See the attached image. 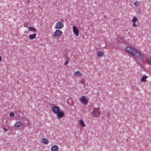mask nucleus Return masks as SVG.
Segmentation results:
<instances>
[{
    "mask_svg": "<svg viewBox=\"0 0 151 151\" xmlns=\"http://www.w3.org/2000/svg\"><path fill=\"white\" fill-rule=\"evenodd\" d=\"M52 110L55 114H57V118L58 119L62 118L64 116V113L63 111H60V108L58 106H54Z\"/></svg>",
    "mask_w": 151,
    "mask_h": 151,
    "instance_id": "nucleus-1",
    "label": "nucleus"
},
{
    "mask_svg": "<svg viewBox=\"0 0 151 151\" xmlns=\"http://www.w3.org/2000/svg\"><path fill=\"white\" fill-rule=\"evenodd\" d=\"M125 50L133 56H135L137 52V50L134 48L130 46H127L125 48Z\"/></svg>",
    "mask_w": 151,
    "mask_h": 151,
    "instance_id": "nucleus-2",
    "label": "nucleus"
},
{
    "mask_svg": "<svg viewBox=\"0 0 151 151\" xmlns=\"http://www.w3.org/2000/svg\"><path fill=\"white\" fill-rule=\"evenodd\" d=\"M92 114L93 115L96 117H99L101 114L100 109L99 108H94L93 109Z\"/></svg>",
    "mask_w": 151,
    "mask_h": 151,
    "instance_id": "nucleus-3",
    "label": "nucleus"
},
{
    "mask_svg": "<svg viewBox=\"0 0 151 151\" xmlns=\"http://www.w3.org/2000/svg\"><path fill=\"white\" fill-rule=\"evenodd\" d=\"M80 101L84 105H87L88 103V99L85 96H81L79 99Z\"/></svg>",
    "mask_w": 151,
    "mask_h": 151,
    "instance_id": "nucleus-4",
    "label": "nucleus"
},
{
    "mask_svg": "<svg viewBox=\"0 0 151 151\" xmlns=\"http://www.w3.org/2000/svg\"><path fill=\"white\" fill-rule=\"evenodd\" d=\"M64 27L63 23L60 22H58L56 24L55 28L56 29H61Z\"/></svg>",
    "mask_w": 151,
    "mask_h": 151,
    "instance_id": "nucleus-5",
    "label": "nucleus"
},
{
    "mask_svg": "<svg viewBox=\"0 0 151 151\" xmlns=\"http://www.w3.org/2000/svg\"><path fill=\"white\" fill-rule=\"evenodd\" d=\"M135 55V56H134V57L136 58L137 57H138L139 59L141 61L143 59L144 57L143 55L137 50V53Z\"/></svg>",
    "mask_w": 151,
    "mask_h": 151,
    "instance_id": "nucleus-6",
    "label": "nucleus"
},
{
    "mask_svg": "<svg viewBox=\"0 0 151 151\" xmlns=\"http://www.w3.org/2000/svg\"><path fill=\"white\" fill-rule=\"evenodd\" d=\"M73 31L74 34L76 36H78L79 33V30L77 27L75 25L73 26Z\"/></svg>",
    "mask_w": 151,
    "mask_h": 151,
    "instance_id": "nucleus-7",
    "label": "nucleus"
},
{
    "mask_svg": "<svg viewBox=\"0 0 151 151\" xmlns=\"http://www.w3.org/2000/svg\"><path fill=\"white\" fill-rule=\"evenodd\" d=\"M62 34V32L60 30L57 29L54 32V35L55 37H57L60 36Z\"/></svg>",
    "mask_w": 151,
    "mask_h": 151,
    "instance_id": "nucleus-8",
    "label": "nucleus"
},
{
    "mask_svg": "<svg viewBox=\"0 0 151 151\" xmlns=\"http://www.w3.org/2000/svg\"><path fill=\"white\" fill-rule=\"evenodd\" d=\"M22 125V122L20 121H18L16 122L14 127L16 128H19Z\"/></svg>",
    "mask_w": 151,
    "mask_h": 151,
    "instance_id": "nucleus-9",
    "label": "nucleus"
},
{
    "mask_svg": "<svg viewBox=\"0 0 151 151\" xmlns=\"http://www.w3.org/2000/svg\"><path fill=\"white\" fill-rule=\"evenodd\" d=\"M59 148L56 145H53L51 147V151H58Z\"/></svg>",
    "mask_w": 151,
    "mask_h": 151,
    "instance_id": "nucleus-10",
    "label": "nucleus"
},
{
    "mask_svg": "<svg viewBox=\"0 0 151 151\" xmlns=\"http://www.w3.org/2000/svg\"><path fill=\"white\" fill-rule=\"evenodd\" d=\"M79 123L81 126L82 127H85L86 125L85 124L84 121L82 119H80L79 120Z\"/></svg>",
    "mask_w": 151,
    "mask_h": 151,
    "instance_id": "nucleus-11",
    "label": "nucleus"
},
{
    "mask_svg": "<svg viewBox=\"0 0 151 151\" xmlns=\"http://www.w3.org/2000/svg\"><path fill=\"white\" fill-rule=\"evenodd\" d=\"M42 141V142L45 145H47L49 143V141L48 139L46 138H43Z\"/></svg>",
    "mask_w": 151,
    "mask_h": 151,
    "instance_id": "nucleus-12",
    "label": "nucleus"
},
{
    "mask_svg": "<svg viewBox=\"0 0 151 151\" xmlns=\"http://www.w3.org/2000/svg\"><path fill=\"white\" fill-rule=\"evenodd\" d=\"M36 34H33L29 35V38L31 40L35 38L36 37Z\"/></svg>",
    "mask_w": 151,
    "mask_h": 151,
    "instance_id": "nucleus-13",
    "label": "nucleus"
},
{
    "mask_svg": "<svg viewBox=\"0 0 151 151\" xmlns=\"http://www.w3.org/2000/svg\"><path fill=\"white\" fill-rule=\"evenodd\" d=\"M97 55L99 57H102L104 56V53L102 52L99 51L97 52Z\"/></svg>",
    "mask_w": 151,
    "mask_h": 151,
    "instance_id": "nucleus-14",
    "label": "nucleus"
},
{
    "mask_svg": "<svg viewBox=\"0 0 151 151\" xmlns=\"http://www.w3.org/2000/svg\"><path fill=\"white\" fill-rule=\"evenodd\" d=\"M28 29L30 31H32L33 32H35L36 31V29L32 27H29Z\"/></svg>",
    "mask_w": 151,
    "mask_h": 151,
    "instance_id": "nucleus-15",
    "label": "nucleus"
},
{
    "mask_svg": "<svg viewBox=\"0 0 151 151\" xmlns=\"http://www.w3.org/2000/svg\"><path fill=\"white\" fill-rule=\"evenodd\" d=\"M147 78V76H143V77L141 79V81L143 82H145L146 81V79Z\"/></svg>",
    "mask_w": 151,
    "mask_h": 151,
    "instance_id": "nucleus-16",
    "label": "nucleus"
},
{
    "mask_svg": "<svg viewBox=\"0 0 151 151\" xmlns=\"http://www.w3.org/2000/svg\"><path fill=\"white\" fill-rule=\"evenodd\" d=\"M138 20V19L137 17H133L132 21V22H136Z\"/></svg>",
    "mask_w": 151,
    "mask_h": 151,
    "instance_id": "nucleus-17",
    "label": "nucleus"
},
{
    "mask_svg": "<svg viewBox=\"0 0 151 151\" xmlns=\"http://www.w3.org/2000/svg\"><path fill=\"white\" fill-rule=\"evenodd\" d=\"M75 74L76 76H81V74L78 71H77L75 73Z\"/></svg>",
    "mask_w": 151,
    "mask_h": 151,
    "instance_id": "nucleus-18",
    "label": "nucleus"
},
{
    "mask_svg": "<svg viewBox=\"0 0 151 151\" xmlns=\"http://www.w3.org/2000/svg\"><path fill=\"white\" fill-rule=\"evenodd\" d=\"M147 63L150 65H151V60L150 59H147Z\"/></svg>",
    "mask_w": 151,
    "mask_h": 151,
    "instance_id": "nucleus-19",
    "label": "nucleus"
},
{
    "mask_svg": "<svg viewBox=\"0 0 151 151\" xmlns=\"http://www.w3.org/2000/svg\"><path fill=\"white\" fill-rule=\"evenodd\" d=\"M134 4L135 6H137L139 5V3L137 1H135L134 3Z\"/></svg>",
    "mask_w": 151,
    "mask_h": 151,
    "instance_id": "nucleus-20",
    "label": "nucleus"
},
{
    "mask_svg": "<svg viewBox=\"0 0 151 151\" xmlns=\"http://www.w3.org/2000/svg\"><path fill=\"white\" fill-rule=\"evenodd\" d=\"M23 25L25 27H27L28 26V24L27 22H24L23 24Z\"/></svg>",
    "mask_w": 151,
    "mask_h": 151,
    "instance_id": "nucleus-21",
    "label": "nucleus"
},
{
    "mask_svg": "<svg viewBox=\"0 0 151 151\" xmlns=\"http://www.w3.org/2000/svg\"><path fill=\"white\" fill-rule=\"evenodd\" d=\"M14 116V113L11 112L10 113V117H13Z\"/></svg>",
    "mask_w": 151,
    "mask_h": 151,
    "instance_id": "nucleus-22",
    "label": "nucleus"
},
{
    "mask_svg": "<svg viewBox=\"0 0 151 151\" xmlns=\"http://www.w3.org/2000/svg\"><path fill=\"white\" fill-rule=\"evenodd\" d=\"M136 22H133V26L134 27H136L137 26V25L136 24Z\"/></svg>",
    "mask_w": 151,
    "mask_h": 151,
    "instance_id": "nucleus-23",
    "label": "nucleus"
},
{
    "mask_svg": "<svg viewBox=\"0 0 151 151\" xmlns=\"http://www.w3.org/2000/svg\"><path fill=\"white\" fill-rule=\"evenodd\" d=\"M68 63V60H67L65 61L64 64L65 65H67V64Z\"/></svg>",
    "mask_w": 151,
    "mask_h": 151,
    "instance_id": "nucleus-24",
    "label": "nucleus"
},
{
    "mask_svg": "<svg viewBox=\"0 0 151 151\" xmlns=\"http://www.w3.org/2000/svg\"><path fill=\"white\" fill-rule=\"evenodd\" d=\"M3 129L5 131V132H6L8 131V130L7 129H6V128H5L4 127L3 128Z\"/></svg>",
    "mask_w": 151,
    "mask_h": 151,
    "instance_id": "nucleus-25",
    "label": "nucleus"
},
{
    "mask_svg": "<svg viewBox=\"0 0 151 151\" xmlns=\"http://www.w3.org/2000/svg\"><path fill=\"white\" fill-rule=\"evenodd\" d=\"M2 60V58L1 57V56L0 55V62H1V61Z\"/></svg>",
    "mask_w": 151,
    "mask_h": 151,
    "instance_id": "nucleus-26",
    "label": "nucleus"
},
{
    "mask_svg": "<svg viewBox=\"0 0 151 151\" xmlns=\"http://www.w3.org/2000/svg\"><path fill=\"white\" fill-rule=\"evenodd\" d=\"M81 82H82V83H83V82H82V81H81Z\"/></svg>",
    "mask_w": 151,
    "mask_h": 151,
    "instance_id": "nucleus-27",
    "label": "nucleus"
}]
</instances>
